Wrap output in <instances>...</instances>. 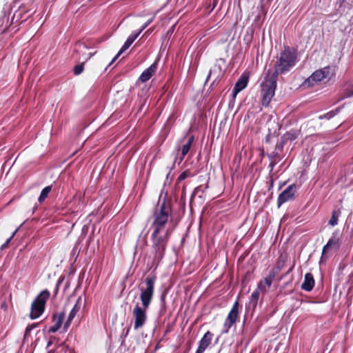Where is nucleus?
<instances>
[{
	"instance_id": "nucleus-37",
	"label": "nucleus",
	"mask_w": 353,
	"mask_h": 353,
	"mask_svg": "<svg viewBox=\"0 0 353 353\" xmlns=\"http://www.w3.org/2000/svg\"><path fill=\"white\" fill-rule=\"evenodd\" d=\"M165 310V296L162 295L161 296V311H164Z\"/></svg>"
},
{
	"instance_id": "nucleus-40",
	"label": "nucleus",
	"mask_w": 353,
	"mask_h": 353,
	"mask_svg": "<svg viewBox=\"0 0 353 353\" xmlns=\"http://www.w3.org/2000/svg\"><path fill=\"white\" fill-rule=\"evenodd\" d=\"M61 281L60 280H59V281H58V283H57V284L56 293L57 292V291H58V290H59V284L61 283Z\"/></svg>"
},
{
	"instance_id": "nucleus-35",
	"label": "nucleus",
	"mask_w": 353,
	"mask_h": 353,
	"mask_svg": "<svg viewBox=\"0 0 353 353\" xmlns=\"http://www.w3.org/2000/svg\"><path fill=\"white\" fill-rule=\"evenodd\" d=\"M188 176V174L186 171H184L180 174V175L178 176L177 181L179 182L185 180Z\"/></svg>"
},
{
	"instance_id": "nucleus-7",
	"label": "nucleus",
	"mask_w": 353,
	"mask_h": 353,
	"mask_svg": "<svg viewBox=\"0 0 353 353\" xmlns=\"http://www.w3.org/2000/svg\"><path fill=\"white\" fill-rule=\"evenodd\" d=\"M50 293L48 290H42L33 300L31 307L30 317L36 319L40 317L45 311L46 304L49 299Z\"/></svg>"
},
{
	"instance_id": "nucleus-14",
	"label": "nucleus",
	"mask_w": 353,
	"mask_h": 353,
	"mask_svg": "<svg viewBox=\"0 0 353 353\" xmlns=\"http://www.w3.org/2000/svg\"><path fill=\"white\" fill-rule=\"evenodd\" d=\"M157 70V63H153L150 67L145 69L140 75L139 79L145 83L148 81L156 72Z\"/></svg>"
},
{
	"instance_id": "nucleus-8",
	"label": "nucleus",
	"mask_w": 353,
	"mask_h": 353,
	"mask_svg": "<svg viewBox=\"0 0 353 353\" xmlns=\"http://www.w3.org/2000/svg\"><path fill=\"white\" fill-rule=\"evenodd\" d=\"M88 48L85 44L82 43H78L75 45L74 47V53L79 54L82 53V56L79 57V59L83 61V63L78 64L74 68V73L76 75H79L83 71V63L87 61L91 57L92 54L89 53L88 54H85V51L87 50Z\"/></svg>"
},
{
	"instance_id": "nucleus-24",
	"label": "nucleus",
	"mask_w": 353,
	"mask_h": 353,
	"mask_svg": "<svg viewBox=\"0 0 353 353\" xmlns=\"http://www.w3.org/2000/svg\"><path fill=\"white\" fill-rule=\"evenodd\" d=\"M340 212L337 211H333L332 213V216L329 220V224L332 226H334L338 224V219L339 216Z\"/></svg>"
},
{
	"instance_id": "nucleus-15",
	"label": "nucleus",
	"mask_w": 353,
	"mask_h": 353,
	"mask_svg": "<svg viewBox=\"0 0 353 353\" xmlns=\"http://www.w3.org/2000/svg\"><path fill=\"white\" fill-rule=\"evenodd\" d=\"M64 319H65V312H61L54 314L53 319H52L53 325H52L49 328L48 331H58L61 328Z\"/></svg>"
},
{
	"instance_id": "nucleus-23",
	"label": "nucleus",
	"mask_w": 353,
	"mask_h": 353,
	"mask_svg": "<svg viewBox=\"0 0 353 353\" xmlns=\"http://www.w3.org/2000/svg\"><path fill=\"white\" fill-rule=\"evenodd\" d=\"M340 109L341 108H336V110H331V111L327 112L326 114L320 115L319 117V119L321 120V119H330L338 114V112L340 111Z\"/></svg>"
},
{
	"instance_id": "nucleus-4",
	"label": "nucleus",
	"mask_w": 353,
	"mask_h": 353,
	"mask_svg": "<svg viewBox=\"0 0 353 353\" xmlns=\"http://www.w3.org/2000/svg\"><path fill=\"white\" fill-rule=\"evenodd\" d=\"M335 76V67L327 65L315 70L302 83L303 88H312L321 82H327Z\"/></svg>"
},
{
	"instance_id": "nucleus-17",
	"label": "nucleus",
	"mask_w": 353,
	"mask_h": 353,
	"mask_svg": "<svg viewBox=\"0 0 353 353\" xmlns=\"http://www.w3.org/2000/svg\"><path fill=\"white\" fill-rule=\"evenodd\" d=\"M212 339V332H205L202 339L199 341L197 350L203 353L207 347L211 343Z\"/></svg>"
},
{
	"instance_id": "nucleus-28",
	"label": "nucleus",
	"mask_w": 353,
	"mask_h": 353,
	"mask_svg": "<svg viewBox=\"0 0 353 353\" xmlns=\"http://www.w3.org/2000/svg\"><path fill=\"white\" fill-rule=\"evenodd\" d=\"M217 70L219 72V73H221V67L219 65H215L213 68L210 69L206 80H209L213 74Z\"/></svg>"
},
{
	"instance_id": "nucleus-44",
	"label": "nucleus",
	"mask_w": 353,
	"mask_h": 353,
	"mask_svg": "<svg viewBox=\"0 0 353 353\" xmlns=\"http://www.w3.org/2000/svg\"><path fill=\"white\" fill-rule=\"evenodd\" d=\"M28 332H25V334H24V336H25V337H26V336H27V334H28Z\"/></svg>"
},
{
	"instance_id": "nucleus-41",
	"label": "nucleus",
	"mask_w": 353,
	"mask_h": 353,
	"mask_svg": "<svg viewBox=\"0 0 353 353\" xmlns=\"http://www.w3.org/2000/svg\"><path fill=\"white\" fill-rule=\"evenodd\" d=\"M199 187L196 188L194 189V192H193L192 195H194V194L197 192V191L199 190Z\"/></svg>"
},
{
	"instance_id": "nucleus-34",
	"label": "nucleus",
	"mask_w": 353,
	"mask_h": 353,
	"mask_svg": "<svg viewBox=\"0 0 353 353\" xmlns=\"http://www.w3.org/2000/svg\"><path fill=\"white\" fill-rule=\"evenodd\" d=\"M128 332H126L125 334L122 332L121 335L119 336V338L118 339V343H120L121 345H123L124 343V339L128 336Z\"/></svg>"
},
{
	"instance_id": "nucleus-1",
	"label": "nucleus",
	"mask_w": 353,
	"mask_h": 353,
	"mask_svg": "<svg viewBox=\"0 0 353 353\" xmlns=\"http://www.w3.org/2000/svg\"><path fill=\"white\" fill-rule=\"evenodd\" d=\"M156 280V276L150 274L148 276L144 281L145 286H141L139 288L141 292L140 299L142 306H140L139 304L137 303L132 311L134 317V327L135 330L141 328L146 322V312L154 296Z\"/></svg>"
},
{
	"instance_id": "nucleus-6",
	"label": "nucleus",
	"mask_w": 353,
	"mask_h": 353,
	"mask_svg": "<svg viewBox=\"0 0 353 353\" xmlns=\"http://www.w3.org/2000/svg\"><path fill=\"white\" fill-rule=\"evenodd\" d=\"M171 231H167L165 233H152L151 240L152 243V249L154 254V262L157 263V265L164 256V252Z\"/></svg>"
},
{
	"instance_id": "nucleus-13",
	"label": "nucleus",
	"mask_w": 353,
	"mask_h": 353,
	"mask_svg": "<svg viewBox=\"0 0 353 353\" xmlns=\"http://www.w3.org/2000/svg\"><path fill=\"white\" fill-rule=\"evenodd\" d=\"M249 80V75L247 73H243L236 82L234 87L232 90V94L234 97L239 93L241 90L245 89L248 85Z\"/></svg>"
},
{
	"instance_id": "nucleus-30",
	"label": "nucleus",
	"mask_w": 353,
	"mask_h": 353,
	"mask_svg": "<svg viewBox=\"0 0 353 353\" xmlns=\"http://www.w3.org/2000/svg\"><path fill=\"white\" fill-rule=\"evenodd\" d=\"M17 231V230H16L12 233V234L11 235V236H10V238H8V239L6 240V241L4 243H3V244L1 245V248H0V249H1V250H3L4 249H6V248L8 246V245H9L10 242L11 241V240L12 239V238H13V237H14V236L15 235V234H16Z\"/></svg>"
},
{
	"instance_id": "nucleus-3",
	"label": "nucleus",
	"mask_w": 353,
	"mask_h": 353,
	"mask_svg": "<svg viewBox=\"0 0 353 353\" xmlns=\"http://www.w3.org/2000/svg\"><path fill=\"white\" fill-rule=\"evenodd\" d=\"M297 61L296 50L288 46L279 54L277 61L274 65V70H268L267 72L277 78L279 74H285L289 72L295 66Z\"/></svg>"
},
{
	"instance_id": "nucleus-20",
	"label": "nucleus",
	"mask_w": 353,
	"mask_h": 353,
	"mask_svg": "<svg viewBox=\"0 0 353 353\" xmlns=\"http://www.w3.org/2000/svg\"><path fill=\"white\" fill-rule=\"evenodd\" d=\"M259 294H260V292L255 290L252 293V294L250 297L249 305L250 307H252L253 309H254L257 305L258 301L259 299Z\"/></svg>"
},
{
	"instance_id": "nucleus-25",
	"label": "nucleus",
	"mask_w": 353,
	"mask_h": 353,
	"mask_svg": "<svg viewBox=\"0 0 353 353\" xmlns=\"http://www.w3.org/2000/svg\"><path fill=\"white\" fill-rule=\"evenodd\" d=\"M285 262V257L283 255H281L278 258L274 268L280 272L282 270V268L284 267Z\"/></svg>"
},
{
	"instance_id": "nucleus-10",
	"label": "nucleus",
	"mask_w": 353,
	"mask_h": 353,
	"mask_svg": "<svg viewBox=\"0 0 353 353\" xmlns=\"http://www.w3.org/2000/svg\"><path fill=\"white\" fill-rule=\"evenodd\" d=\"M296 192V185L294 184L290 185L284 190L278 196L277 205L279 208L281 205L285 202L291 200Z\"/></svg>"
},
{
	"instance_id": "nucleus-29",
	"label": "nucleus",
	"mask_w": 353,
	"mask_h": 353,
	"mask_svg": "<svg viewBox=\"0 0 353 353\" xmlns=\"http://www.w3.org/2000/svg\"><path fill=\"white\" fill-rule=\"evenodd\" d=\"M352 96H353V84L350 88H347L345 90V94H344V96L343 97L342 99H345V98H349V97H351Z\"/></svg>"
},
{
	"instance_id": "nucleus-19",
	"label": "nucleus",
	"mask_w": 353,
	"mask_h": 353,
	"mask_svg": "<svg viewBox=\"0 0 353 353\" xmlns=\"http://www.w3.org/2000/svg\"><path fill=\"white\" fill-rule=\"evenodd\" d=\"M194 141V136H191L188 138V140L185 144H184L181 148V161H182L185 155L188 153L190 150L191 145Z\"/></svg>"
},
{
	"instance_id": "nucleus-16",
	"label": "nucleus",
	"mask_w": 353,
	"mask_h": 353,
	"mask_svg": "<svg viewBox=\"0 0 353 353\" xmlns=\"http://www.w3.org/2000/svg\"><path fill=\"white\" fill-rule=\"evenodd\" d=\"M314 286V279L312 274L308 272L304 276V281L301 284V289L306 291L310 292L312 290Z\"/></svg>"
},
{
	"instance_id": "nucleus-21",
	"label": "nucleus",
	"mask_w": 353,
	"mask_h": 353,
	"mask_svg": "<svg viewBox=\"0 0 353 353\" xmlns=\"http://www.w3.org/2000/svg\"><path fill=\"white\" fill-rule=\"evenodd\" d=\"M52 190V186L48 185L45 187L41 192V194L38 198V201L42 203L48 196L49 193Z\"/></svg>"
},
{
	"instance_id": "nucleus-38",
	"label": "nucleus",
	"mask_w": 353,
	"mask_h": 353,
	"mask_svg": "<svg viewBox=\"0 0 353 353\" xmlns=\"http://www.w3.org/2000/svg\"><path fill=\"white\" fill-rule=\"evenodd\" d=\"M108 339L110 340V343H113V344H114V343H116V342H117L116 341H113V339H112V333H110V334L108 335Z\"/></svg>"
},
{
	"instance_id": "nucleus-22",
	"label": "nucleus",
	"mask_w": 353,
	"mask_h": 353,
	"mask_svg": "<svg viewBox=\"0 0 353 353\" xmlns=\"http://www.w3.org/2000/svg\"><path fill=\"white\" fill-rule=\"evenodd\" d=\"M338 241L339 240L336 238L332 237L330 239L327 243L323 248L322 255L327 252L330 248L336 245L338 243Z\"/></svg>"
},
{
	"instance_id": "nucleus-39",
	"label": "nucleus",
	"mask_w": 353,
	"mask_h": 353,
	"mask_svg": "<svg viewBox=\"0 0 353 353\" xmlns=\"http://www.w3.org/2000/svg\"><path fill=\"white\" fill-rule=\"evenodd\" d=\"M275 164H276V163H275L274 162H271V163H270V167L271 170H273V168H274V167Z\"/></svg>"
},
{
	"instance_id": "nucleus-5",
	"label": "nucleus",
	"mask_w": 353,
	"mask_h": 353,
	"mask_svg": "<svg viewBox=\"0 0 353 353\" xmlns=\"http://www.w3.org/2000/svg\"><path fill=\"white\" fill-rule=\"evenodd\" d=\"M277 78L266 72L263 80L260 83L261 104L264 107H268L273 97L275 94V90L277 85Z\"/></svg>"
},
{
	"instance_id": "nucleus-9",
	"label": "nucleus",
	"mask_w": 353,
	"mask_h": 353,
	"mask_svg": "<svg viewBox=\"0 0 353 353\" xmlns=\"http://www.w3.org/2000/svg\"><path fill=\"white\" fill-rule=\"evenodd\" d=\"M239 301L236 300L230 312L228 314L227 318L225 319V323H224V327L227 330H229L231 328V327L235 323V322L237 320L239 312Z\"/></svg>"
},
{
	"instance_id": "nucleus-27",
	"label": "nucleus",
	"mask_w": 353,
	"mask_h": 353,
	"mask_svg": "<svg viewBox=\"0 0 353 353\" xmlns=\"http://www.w3.org/2000/svg\"><path fill=\"white\" fill-rule=\"evenodd\" d=\"M53 344L60 345L61 344H62V342H60L59 343V340L57 339L55 336H50L47 343V347H50Z\"/></svg>"
},
{
	"instance_id": "nucleus-32",
	"label": "nucleus",
	"mask_w": 353,
	"mask_h": 353,
	"mask_svg": "<svg viewBox=\"0 0 353 353\" xmlns=\"http://www.w3.org/2000/svg\"><path fill=\"white\" fill-rule=\"evenodd\" d=\"M154 15L148 19L143 26L142 27L138 30L140 31V34L153 21L154 19Z\"/></svg>"
},
{
	"instance_id": "nucleus-36",
	"label": "nucleus",
	"mask_w": 353,
	"mask_h": 353,
	"mask_svg": "<svg viewBox=\"0 0 353 353\" xmlns=\"http://www.w3.org/2000/svg\"><path fill=\"white\" fill-rule=\"evenodd\" d=\"M38 325H39L38 323H32L30 325H28L26 327L25 331H26V332L32 331V330L35 329Z\"/></svg>"
},
{
	"instance_id": "nucleus-2",
	"label": "nucleus",
	"mask_w": 353,
	"mask_h": 353,
	"mask_svg": "<svg viewBox=\"0 0 353 353\" xmlns=\"http://www.w3.org/2000/svg\"><path fill=\"white\" fill-rule=\"evenodd\" d=\"M172 223V208L164 199L162 203L159 202L153 212L150 228L154 234L165 233L167 231L172 232L173 228L170 227Z\"/></svg>"
},
{
	"instance_id": "nucleus-26",
	"label": "nucleus",
	"mask_w": 353,
	"mask_h": 353,
	"mask_svg": "<svg viewBox=\"0 0 353 353\" xmlns=\"http://www.w3.org/2000/svg\"><path fill=\"white\" fill-rule=\"evenodd\" d=\"M268 289L269 288H267V285H265V283L263 281L261 280L258 283L257 287L255 290L259 292L265 293V292H267Z\"/></svg>"
},
{
	"instance_id": "nucleus-43",
	"label": "nucleus",
	"mask_w": 353,
	"mask_h": 353,
	"mask_svg": "<svg viewBox=\"0 0 353 353\" xmlns=\"http://www.w3.org/2000/svg\"><path fill=\"white\" fill-rule=\"evenodd\" d=\"M195 353H202L201 352H199L198 350H196Z\"/></svg>"
},
{
	"instance_id": "nucleus-31",
	"label": "nucleus",
	"mask_w": 353,
	"mask_h": 353,
	"mask_svg": "<svg viewBox=\"0 0 353 353\" xmlns=\"http://www.w3.org/2000/svg\"><path fill=\"white\" fill-rule=\"evenodd\" d=\"M261 281H263L265 283L268 288H270L272 285V283L274 279L268 275L266 277H265Z\"/></svg>"
},
{
	"instance_id": "nucleus-18",
	"label": "nucleus",
	"mask_w": 353,
	"mask_h": 353,
	"mask_svg": "<svg viewBox=\"0 0 353 353\" xmlns=\"http://www.w3.org/2000/svg\"><path fill=\"white\" fill-rule=\"evenodd\" d=\"M299 135V132L296 130H290L285 133L282 137V143L285 144L288 141H292L295 140Z\"/></svg>"
},
{
	"instance_id": "nucleus-12",
	"label": "nucleus",
	"mask_w": 353,
	"mask_h": 353,
	"mask_svg": "<svg viewBox=\"0 0 353 353\" xmlns=\"http://www.w3.org/2000/svg\"><path fill=\"white\" fill-rule=\"evenodd\" d=\"M140 35V31H133L127 38L125 42L122 46L117 55L112 59L111 63H113L123 52H124L133 43L136 39Z\"/></svg>"
},
{
	"instance_id": "nucleus-11",
	"label": "nucleus",
	"mask_w": 353,
	"mask_h": 353,
	"mask_svg": "<svg viewBox=\"0 0 353 353\" xmlns=\"http://www.w3.org/2000/svg\"><path fill=\"white\" fill-rule=\"evenodd\" d=\"M82 305H83V299H82V296H80L77 299V300L76 301V303L74 304V307H72V309L70 312L66 321L63 323V329L65 330H67L69 329L72 320L74 319V318L75 317L77 314L81 310V308L82 307Z\"/></svg>"
},
{
	"instance_id": "nucleus-42",
	"label": "nucleus",
	"mask_w": 353,
	"mask_h": 353,
	"mask_svg": "<svg viewBox=\"0 0 353 353\" xmlns=\"http://www.w3.org/2000/svg\"><path fill=\"white\" fill-rule=\"evenodd\" d=\"M293 268H294V266H292V267L289 269V270L288 271V272L286 273V274H288V273H290V272L293 270Z\"/></svg>"
},
{
	"instance_id": "nucleus-33",
	"label": "nucleus",
	"mask_w": 353,
	"mask_h": 353,
	"mask_svg": "<svg viewBox=\"0 0 353 353\" xmlns=\"http://www.w3.org/2000/svg\"><path fill=\"white\" fill-rule=\"evenodd\" d=\"M279 273V271L273 267L269 272L268 276L272 278L274 280L276 276Z\"/></svg>"
}]
</instances>
